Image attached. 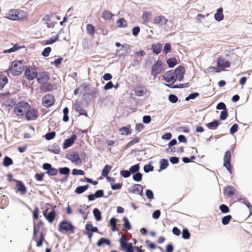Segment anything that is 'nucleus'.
Listing matches in <instances>:
<instances>
[{
    "label": "nucleus",
    "instance_id": "obj_1",
    "mask_svg": "<svg viewBox=\"0 0 252 252\" xmlns=\"http://www.w3.org/2000/svg\"><path fill=\"white\" fill-rule=\"evenodd\" d=\"M27 12L19 9H11L5 16V18L11 20L18 21L23 20L27 17Z\"/></svg>",
    "mask_w": 252,
    "mask_h": 252
},
{
    "label": "nucleus",
    "instance_id": "obj_2",
    "mask_svg": "<svg viewBox=\"0 0 252 252\" xmlns=\"http://www.w3.org/2000/svg\"><path fill=\"white\" fill-rule=\"evenodd\" d=\"M25 65L23 61H15L11 63L9 71L13 75H19L23 71Z\"/></svg>",
    "mask_w": 252,
    "mask_h": 252
},
{
    "label": "nucleus",
    "instance_id": "obj_3",
    "mask_svg": "<svg viewBox=\"0 0 252 252\" xmlns=\"http://www.w3.org/2000/svg\"><path fill=\"white\" fill-rule=\"evenodd\" d=\"M30 109V105L26 102H18L14 107V110L18 116L23 115Z\"/></svg>",
    "mask_w": 252,
    "mask_h": 252
},
{
    "label": "nucleus",
    "instance_id": "obj_4",
    "mask_svg": "<svg viewBox=\"0 0 252 252\" xmlns=\"http://www.w3.org/2000/svg\"><path fill=\"white\" fill-rule=\"evenodd\" d=\"M74 228V226L70 222L66 220H63L60 223L58 230L61 232L70 231L72 233H73Z\"/></svg>",
    "mask_w": 252,
    "mask_h": 252
},
{
    "label": "nucleus",
    "instance_id": "obj_5",
    "mask_svg": "<svg viewBox=\"0 0 252 252\" xmlns=\"http://www.w3.org/2000/svg\"><path fill=\"white\" fill-rule=\"evenodd\" d=\"M231 153L230 151H227L223 157V166L227 169L230 174L232 173L231 165Z\"/></svg>",
    "mask_w": 252,
    "mask_h": 252
},
{
    "label": "nucleus",
    "instance_id": "obj_6",
    "mask_svg": "<svg viewBox=\"0 0 252 252\" xmlns=\"http://www.w3.org/2000/svg\"><path fill=\"white\" fill-rule=\"evenodd\" d=\"M66 158L76 165H80L82 164V160L79 154L76 152H72L70 153Z\"/></svg>",
    "mask_w": 252,
    "mask_h": 252
},
{
    "label": "nucleus",
    "instance_id": "obj_7",
    "mask_svg": "<svg viewBox=\"0 0 252 252\" xmlns=\"http://www.w3.org/2000/svg\"><path fill=\"white\" fill-rule=\"evenodd\" d=\"M163 70L162 63L160 61H158L152 67L151 73L155 77L159 74Z\"/></svg>",
    "mask_w": 252,
    "mask_h": 252
},
{
    "label": "nucleus",
    "instance_id": "obj_8",
    "mask_svg": "<svg viewBox=\"0 0 252 252\" xmlns=\"http://www.w3.org/2000/svg\"><path fill=\"white\" fill-rule=\"evenodd\" d=\"M26 77L29 80H32L37 77V73L35 68L32 67H28L25 70Z\"/></svg>",
    "mask_w": 252,
    "mask_h": 252
},
{
    "label": "nucleus",
    "instance_id": "obj_9",
    "mask_svg": "<svg viewBox=\"0 0 252 252\" xmlns=\"http://www.w3.org/2000/svg\"><path fill=\"white\" fill-rule=\"evenodd\" d=\"M143 187L142 185L135 184L128 189L129 192L143 196Z\"/></svg>",
    "mask_w": 252,
    "mask_h": 252
},
{
    "label": "nucleus",
    "instance_id": "obj_10",
    "mask_svg": "<svg viewBox=\"0 0 252 252\" xmlns=\"http://www.w3.org/2000/svg\"><path fill=\"white\" fill-rule=\"evenodd\" d=\"M55 102L54 96L50 94L44 96L42 100L43 105L46 107H49L52 105Z\"/></svg>",
    "mask_w": 252,
    "mask_h": 252
},
{
    "label": "nucleus",
    "instance_id": "obj_11",
    "mask_svg": "<svg viewBox=\"0 0 252 252\" xmlns=\"http://www.w3.org/2000/svg\"><path fill=\"white\" fill-rule=\"evenodd\" d=\"M164 79L168 83H173L176 81V78L174 72L170 70L166 72L163 75Z\"/></svg>",
    "mask_w": 252,
    "mask_h": 252
},
{
    "label": "nucleus",
    "instance_id": "obj_12",
    "mask_svg": "<svg viewBox=\"0 0 252 252\" xmlns=\"http://www.w3.org/2000/svg\"><path fill=\"white\" fill-rule=\"evenodd\" d=\"M175 74L176 80H178L181 81L183 79L185 69L182 66H178L176 68L174 71H173Z\"/></svg>",
    "mask_w": 252,
    "mask_h": 252
},
{
    "label": "nucleus",
    "instance_id": "obj_13",
    "mask_svg": "<svg viewBox=\"0 0 252 252\" xmlns=\"http://www.w3.org/2000/svg\"><path fill=\"white\" fill-rule=\"evenodd\" d=\"M49 79V74L47 72L39 73L38 76H37V81L38 83L40 84H44L46 83Z\"/></svg>",
    "mask_w": 252,
    "mask_h": 252
},
{
    "label": "nucleus",
    "instance_id": "obj_14",
    "mask_svg": "<svg viewBox=\"0 0 252 252\" xmlns=\"http://www.w3.org/2000/svg\"><path fill=\"white\" fill-rule=\"evenodd\" d=\"M76 138V135L74 134L70 138L65 140L63 143V148L65 149L70 147L74 143Z\"/></svg>",
    "mask_w": 252,
    "mask_h": 252
},
{
    "label": "nucleus",
    "instance_id": "obj_15",
    "mask_svg": "<svg viewBox=\"0 0 252 252\" xmlns=\"http://www.w3.org/2000/svg\"><path fill=\"white\" fill-rule=\"evenodd\" d=\"M37 112L35 109L29 110L26 112V118L28 120H34L36 119Z\"/></svg>",
    "mask_w": 252,
    "mask_h": 252
},
{
    "label": "nucleus",
    "instance_id": "obj_16",
    "mask_svg": "<svg viewBox=\"0 0 252 252\" xmlns=\"http://www.w3.org/2000/svg\"><path fill=\"white\" fill-rule=\"evenodd\" d=\"M217 65L219 67L224 69L229 67L230 63L223 58H219L218 60Z\"/></svg>",
    "mask_w": 252,
    "mask_h": 252
},
{
    "label": "nucleus",
    "instance_id": "obj_17",
    "mask_svg": "<svg viewBox=\"0 0 252 252\" xmlns=\"http://www.w3.org/2000/svg\"><path fill=\"white\" fill-rule=\"evenodd\" d=\"M168 21V20L162 16H158L155 18L154 23L155 24H159L161 26L165 25Z\"/></svg>",
    "mask_w": 252,
    "mask_h": 252
},
{
    "label": "nucleus",
    "instance_id": "obj_18",
    "mask_svg": "<svg viewBox=\"0 0 252 252\" xmlns=\"http://www.w3.org/2000/svg\"><path fill=\"white\" fill-rule=\"evenodd\" d=\"M46 211L44 212V216L50 223L52 222L55 219L56 214L54 210L51 211L48 215L46 214Z\"/></svg>",
    "mask_w": 252,
    "mask_h": 252
},
{
    "label": "nucleus",
    "instance_id": "obj_19",
    "mask_svg": "<svg viewBox=\"0 0 252 252\" xmlns=\"http://www.w3.org/2000/svg\"><path fill=\"white\" fill-rule=\"evenodd\" d=\"M215 19L217 21H220L223 19V14L222 13V8H219L214 16Z\"/></svg>",
    "mask_w": 252,
    "mask_h": 252
},
{
    "label": "nucleus",
    "instance_id": "obj_20",
    "mask_svg": "<svg viewBox=\"0 0 252 252\" xmlns=\"http://www.w3.org/2000/svg\"><path fill=\"white\" fill-rule=\"evenodd\" d=\"M86 31L88 34H90L91 36L94 37L95 32L94 27L90 24H88L86 26Z\"/></svg>",
    "mask_w": 252,
    "mask_h": 252
},
{
    "label": "nucleus",
    "instance_id": "obj_21",
    "mask_svg": "<svg viewBox=\"0 0 252 252\" xmlns=\"http://www.w3.org/2000/svg\"><path fill=\"white\" fill-rule=\"evenodd\" d=\"M16 186L18 190L22 194H24L26 192V188L22 182L17 181Z\"/></svg>",
    "mask_w": 252,
    "mask_h": 252
},
{
    "label": "nucleus",
    "instance_id": "obj_22",
    "mask_svg": "<svg viewBox=\"0 0 252 252\" xmlns=\"http://www.w3.org/2000/svg\"><path fill=\"white\" fill-rule=\"evenodd\" d=\"M152 47L153 52L158 55L161 50L162 45L159 43H156L153 44Z\"/></svg>",
    "mask_w": 252,
    "mask_h": 252
},
{
    "label": "nucleus",
    "instance_id": "obj_23",
    "mask_svg": "<svg viewBox=\"0 0 252 252\" xmlns=\"http://www.w3.org/2000/svg\"><path fill=\"white\" fill-rule=\"evenodd\" d=\"M48 151L55 154H58L60 152V148L58 145L54 144L48 148Z\"/></svg>",
    "mask_w": 252,
    "mask_h": 252
},
{
    "label": "nucleus",
    "instance_id": "obj_24",
    "mask_svg": "<svg viewBox=\"0 0 252 252\" xmlns=\"http://www.w3.org/2000/svg\"><path fill=\"white\" fill-rule=\"evenodd\" d=\"M220 125V122L219 121H214L212 122L208 123L207 124V126L209 129H215Z\"/></svg>",
    "mask_w": 252,
    "mask_h": 252
},
{
    "label": "nucleus",
    "instance_id": "obj_25",
    "mask_svg": "<svg viewBox=\"0 0 252 252\" xmlns=\"http://www.w3.org/2000/svg\"><path fill=\"white\" fill-rule=\"evenodd\" d=\"M235 189L233 187L228 186L226 187L224 190V193L228 196L232 195L234 193Z\"/></svg>",
    "mask_w": 252,
    "mask_h": 252
},
{
    "label": "nucleus",
    "instance_id": "obj_26",
    "mask_svg": "<svg viewBox=\"0 0 252 252\" xmlns=\"http://www.w3.org/2000/svg\"><path fill=\"white\" fill-rule=\"evenodd\" d=\"M167 63L169 67H173L178 63L177 60L175 58H172L168 59Z\"/></svg>",
    "mask_w": 252,
    "mask_h": 252
},
{
    "label": "nucleus",
    "instance_id": "obj_27",
    "mask_svg": "<svg viewBox=\"0 0 252 252\" xmlns=\"http://www.w3.org/2000/svg\"><path fill=\"white\" fill-rule=\"evenodd\" d=\"M116 24L119 28H125L127 26V22L124 18H121L117 20Z\"/></svg>",
    "mask_w": 252,
    "mask_h": 252
},
{
    "label": "nucleus",
    "instance_id": "obj_28",
    "mask_svg": "<svg viewBox=\"0 0 252 252\" xmlns=\"http://www.w3.org/2000/svg\"><path fill=\"white\" fill-rule=\"evenodd\" d=\"M103 244L109 246L110 245V241L106 238H101L97 242V246L100 247Z\"/></svg>",
    "mask_w": 252,
    "mask_h": 252
},
{
    "label": "nucleus",
    "instance_id": "obj_29",
    "mask_svg": "<svg viewBox=\"0 0 252 252\" xmlns=\"http://www.w3.org/2000/svg\"><path fill=\"white\" fill-rule=\"evenodd\" d=\"M85 229L88 231L92 232H97L98 229L96 227L93 226L92 224H87L85 226Z\"/></svg>",
    "mask_w": 252,
    "mask_h": 252
},
{
    "label": "nucleus",
    "instance_id": "obj_30",
    "mask_svg": "<svg viewBox=\"0 0 252 252\" xmlns=\"http://www.w3.org/2000/svg\"><path fill=\"white\" fill-rule=\"evenodd\" d=\"M93 214L96 220L100 221L101 220V212L98 209H94L93 210Z\"/></svg>",
    "mask_w": 252,
    "mask_h": 252
},
{
    "label": "nucleus",
    "instance_id": "obj_31",
    "mask_svg": "<svg viewBox=\"0 0 252 252\" xmlns=\"http://www.w3.org/2000/svg\"><path fill=\"white\" fill-rule=\"evenodd\" d=\"M75 106V110L79 113V115L85 116L87 115L86 111L82 108L79 104H76Z\"/></svg>",
    "mask_w": 252,
    "mask_h": 252
},
{
    "label": "nucleus",
    "instance_id": "obj_32",
    "mask_svg": "<svg viewBox=\"0 0 252 252\" xmlns=\"http://www.w3.org/2000/svg\"><path fill=\"white\" fill-rule=\"evenodd\" d=\"M160 169L161 170H164L166 169L168 165V160L165 159H161L159 162Z\"/></svg>",
    "mask_w": 252,
    "mask_h": 252
},
{
    "label": "nucleus",
    "instance_id": "obj_33",
    "mask_svg": "<svg viewBox=\"0 0 252 252\" xmlns=\"http://www.w3.org/2000/svg\"><path fill=\"white\" fill-rule=\"evenodd\" d=\"M88 188V185L80 186L77 187L75 189V192L78 194H81L86 191Z\"/></svg>",
    "mask_w": 252,
    "mask_h": 252
},
{
    "label": "nucleus",
    "instance_id": "obj_34",
    "mask_svg": "<svg viewBox=\"0 0 252 252\" xmlns=\"http://www.w3.org/2000/svg\"><path fill=\"white\" fill-rule=\"evenodd\" d=\"M7 82V78L3 75L0 76V90L3 89L4 85Z\"/></svg>",
    "mask_w": 252,
    "mask_h": 252
},
{
    "label": "nucleus",
    "instance_id": "obj_35",
    "mask_svg": "<svg viewBox=\"0 0 252 252\" xmlns=\"http://www.w3.org/2000/svg\"><path fill=\"white\" fill-rule=\"evenodd\" d=\"M113 16V14L109 11H105L102 13V17L106 20H110Z\"/></svg>",
    "mask_w": 252,
    "mask_h": 252
},
{
    "label": "nucleus",
    "instance_id": "obj_36",
    "mask_svg": "<svg viewBox=\"0 0 252 252\" xmlns=\"http://www.w3.org/2000/svg\"><path fill=\"white\" fill-rule=\"evenodd\" d=\"M3 164L4 166H9L13 164V161L8 157H5L3 159Z\"/></svg>",
    "mask_w": 252,
    "mask_h": 252
},
{
    "label": "nucleus",
    "instance_id": "obj_37",
    "mask_svg": "<svg viewBox=\"0 0 252 252\" xmlns=\"http://www.w3.org/2000/svg\"><path fill=\"white\" fill-rule=\"evenodd\" d=\"M111 168L112 167L111 166L108 165H106L102 170L101 173L102 176L104 177H107L108 173L109 172Z\"/></svg>",
    "mask_w": 252,
    "mask_h": 252
},
{
    "label": "nucleus",
    "instance_id": "obj_38",
    "mask_svg": "<svg viewBox=\"0 0 252 252\" xmlns=\"http://www.w3.org/2000/svg\"><path fill=\"white\" fill-rule=\"evenodd\" d=\"M151 16V14L150 12H147V11L145 12L143 14V15H142V19L143 20V22L144 23L148 22L150 20V18Z\"/></svg>",
    "mask_w": 252,
    "mask_h": 252
},
{
    "label": "nucleus",
    "instance_id": "obj_39",
    "mask_svg": "<svg viewBox=\"0 0 252 252\" xmlns=\"http://www.w3.org/2000/svg\"><path fill=\"white\" fill-rule=\"evenodd\" d=\"M116 222H117V220L114 218H111L110 220V224L111 226V228L112 231H115L117 230V229L116 228Z\"/></svg>",
    "mask_w": 252,
    "mask_h": 252
},
{
    "label": "nucleus",
    "instance_id": "obj_40",
    "mask_svg": "<svg viewBox=\"0 0 252 252\" xmlns=\"http://www.w3.org/2000/svg\"><path fill=\"white\" fill-rule=\"evenodd\" d=\"M20 48V47L18 45H15L13 46L12 48H11L9 49L4 50L3 53H8L14 52L17 51Z\"/></svg>",
    "mask_w": 252,
    "mask_h": 252
},
{
    "label": "nucleus",
    "instance_id": "obj_41",
    "mask_svg": "<svg viewBox=\"0 0 252 252\" xmlns=\"http://www.w3.org/2000/svg\"><path fill=\"white\" fill-rule=\"evenodd\" d=\"M139 141V138L138 137H135L126 145V148L130 147L132 145L138 143Z\"/></svg>",
    "mask_w": 252,
    "mask_h": 252
},
{
    "label": "nucleus",
    "instance_id": "obj_42",
    "mask_svg": "<svg viewBox=\"0 0 252 252\" xmlns=\"http://www.w3.org/2000/svg\"><path fill=\"white\" fill-rule=\"evenodd\" d=\"M59 38V35L57 34L56 36H52L51 38L47 39L45 41V44H51L56 41Z\"/></svg>",
    "mask_w": 252,
    "mask_h": 252
},
{
    "label": "nucleus",
    "instance_id": "obj_43",
    "mask_svg": "<svg viewBox=\"0 0 252 252\" xmlns=\"http://www.w3.org/2000/svg\"><path fill=\"white\" fill-rule=\"evenodd\" d=\"M123 221L124 222V225L126 229V230H129L131 229V227L130 225V224L128 221V220L127 218L124 217L123 219Z\"/></svg>",
    "mask_w": 252,
    "mask_h": 252
},
{
    "label": "nucleus",
    "instance_id": "obj_44",
    "mask_svg": "<svg viewBox=\"0 0 252 252\" xmlns=\"http://www.w3.org/2000/svg\"><path fill=\"white\" fill-rule=\"evenodd\" d=\"M59 171L61 174L67 175L69 173L70 169L68 167L60 168Z\"/></svg>",
    "mask_w": 252,
    "mask_h": 252
},
{
    "label": "nucleus",
    "instance_id": "obj_45",
    "mask_svg": "<svg viewBox=\"0 0 252 252\" xmlns=\"http://www.w3.org/2000/svg\"><path fill=\"white\" fill-rule=\"evenodd\" d=\"M120 131L122 135H128L130 134L129 132V128L127 126L122 127L120 129Z\"/></svg>",
    "mask_w": 252,
    "mask_h": 252
},
{
    "label": "nucleus",
    "instance_id": "obj_46",
    "mask_svg": "<svg viewBox=\"0 0 252 252\" xmlns=\"http://www.w3.org/2000/svg\"><path fill=\"white\" fill-rule=\"evenodd\" d=\"M190 235L187 229H184L182 232V237L184 239H188L190 238Z\"/></svg>",
    "mask_w": 252,
    "mask_h": 252
},
{
    "label": "nucleus",
    "instance_id": "obj_47",
    "mask_svg": "<svg viewBox=\"0 0 252 252\" xmlns=\"http://www.w3.org/2000/svg\"><path fill=\"white\" fill-rule=\"evenodd\" d=\"M168 99L170 102L173 103L177 102L178 100L177 96L173 94L169 95Z\"/></svg>",
    "mask_w": 252,
    "mask_h": 252
},
{
    "label": "nucleus",
    "instance_id": "obj_48",
    "mask_svg": "<svg viewBox=\"0 0 252 252\" xmlns=\"http://www.w3.org/2000/svg\"><path fill=\"white\" fill-rule=\"evenodd\" d=\"M231 219V216L230 215H228V216H226L224 217L222 219V224L224 225L227 224L229 223Z\"/></svg>",
    "mask_w": 252,
    "mask_h": 252
},
{
    "label": "nucleus",
    "instance_id": "obj_49",
    "mask_svg": "<svg viewBox=\"0 0 252 252\" xmlns=\"http://www.w3.org/2000/svg\"><path fill=\"white\" fill-rule=\"evenodd\" d=\"M72 173L73 175H84L85 174V172L83 170L77 169H74Z\"/></svg>",
    "mask_w": 252,
    "mask_h": 252
},
{
    "label": "nucleus",
    "instance_id": "obj_50",
    "mask_svg": "<svg viewBox=\"0 0 252 252\" xmlns=\"http://www.w3.org/2000/svg\"><path fill=\"white\" fill-rule=\"evenodd\" d=\"M139 166L138 164H137L133 166H132L129 169L130 172L132 173H134L138 172L139 171Z\"/></svg>",
    "mask_w": 252,
    "mask_h": 252
},
{
    "label": "nucleus",
    "instance_id": "obj_51",
    "mask_svg": "<svg viewBox=\"0 0 252 252\" xmlns=\"http://www.w3.org/2000/svg\"><path fill=\"white\" fill-rule=\"evenodd\" d=\"M146 195L148 199L152 200L154 198V194L153 191L150 189H147L146 191Z\"/></svg>",
    "mask_w": 252,
    "mask_h": 252
},
{
    "label": "nucleus",
    "instance_id": "obj_52",
    "mask_svg": "<svg viewBox=\"0 0 252 252\" xmlns=\"http://www.w3.org/2000/svg\"><path fill=\"white\" fill-rule=\"evenodd\" d=\"M51 51V48L50 47L45 48L42 53V55L44 57H48Z\"/></svg>",
    "mask_w": 252,
    "mask_h": 252
},
{
    "label": "nucleus",
    "instance_id": "obj_53",
    "mask_svg": "<svg viewBox=\"0 0 252 252\" xmlns=\"http://www.w3.org/2000/svg\"><path fill=\"white\" fill-rule=\"evenodd\" d=\"M142 175L140 173H137L133 176V179L137 182H139L142 179Z\"/></svg>",
    "mask_w": 252,
    "mask_h": 252
},
{
    "label": "nucleus",
    "instance_id": "obj_54",
    "mask_svg": "<svg viewBox=\"0 0 252 252\" xmlns=\"http://www.w3.org/2000/svg\"><path fill=\"white\" fill-rule=\"evenodd\" d=\"M55 135H56V133L54 131H52L51 132H49V133H47L46 135H45V138L47 140H50L51 139H52L53 138H54L55 136Z\"/></svg>",
    "mask_w": 252,
    "mask_h": 252
},
{
    "label": "nucleus",
    "instance_id": "obj_55",
    "mask_svg": "<svg viewBox=\"0 0 252 252\" xmlns=\"http://www.w3.org/2000/svg\"><path fill=\"white\" fill-rule=\"evenodd\" d=\"M199 95L198 93H194L190 94L188 97L186 98V100L188 101L189 99H192L195 98Z\"/></svg>",
    "mask_w": 252,
    "mask_h": 252
},
{
    "label": "nucleus",
    "instance_id": "obj_56",
    "mask_svg": "<svg viewBox=\"0 0 252 252\" xmlns=\"http://www.w3.org/2000/svg\"><path fill=\"white\" fill-rule=\"evenodd\" d=\"M228 116V113L226 109L222 110L220 113V119L221 120H224L226 119Z\"/></svg>",
    "mask_w": 252,
    "mask_h": 252
},
{
    "label": "nucleus",
    "instance_id": "obj_57",
    "mask_svg": "<svg viewBox=\"0 0 252 252\" xmlns=\"http://www.w3.org/2000/svg\"><path fill=\"white\" fill-rule=\"evenodd\" d=\"M154 170V167L150 164H147L144 166V170L146 173L149 171H152Z\"/></svg>",
    "mask_w": 252,
    "mask_h": 252
},
{
    "label": "nucleus",
    "instance_id": "obj_58",
    "mask_svg": "<svg viewBox=\"0 0 252 252\" xmlns=\"http://www.w3.org/2000/svg\"><path fill=\"white\" fill-rule=\"evenodd\" d=\"M47 173L51 176H54L57 174L58 170L55 168L52 167L49 171H47Z\"/></svg>",
    "mask_w": 252,
    "mask_h": 252
},
{
    "label": "nucleus",
    "instance_id": "obj_59",
    "mask_svg": "<svg viewBox=\"0 0 252 252\" xmlns=\"http://www.w3.org/2000/svg\"><path fill=\"white\" fill-rule=\"evenodd\" d=\"M63 59V58H59L56 60L55 61L51 62V64H54L57 67H59V66L61 64V62Z\"/></svg>",
    "mask_w": 252,
    "mask_h": 252
},
{
    "label": "nucleus",
    "instance_id": "obj_60",
    "mask_svg": "<svg viewBox=\"0 0 252 252\" xmlns=\"http://www.w3.org/2000/svg\"><path fill=\"white\" fill-rule=\"evenodd\" d=\"M120 174L123 177L125 178H127L130 176V171L128 170H122L120 172Z\"/></svg>",
    "mask_w": 252,
    "mask_h": 252
},
{
    "label": "nucleus",
    "instance_id": "obj_61",
    "mask_svg": "<svg viewBox=\"0 0 252 252\" xmlns=\"http://www.w3.org/2000/svg\"><path fill=\"white\" fill-rule=\"evenodd\" d=\"M170 50H171V45L170 43H167L165 45V46L163 48V52L165 54H167L170 51Z\"/></svg>",
    "mask_w": 252,
    "mask_h": 252
},
{
    "label": "nucleus",
    "instance_id": "obj_62",
    "mask_svg": "<svg viewBox=\"0 0 252 252\" xmlns=\"http://www.w3.org/2000/svg\"><path fill=\"white\" fill-rule=\"evenodd\" d=\"M220 209L222 213H226L228 212L229 211L228 207L226 205L224 204L221 205L220 206Z\"/></svg>",
    "mask_w": 252,
    "mask_h": 252
},
{
    "label": "nucleus",
    "instance_id": "obj_63",
    "mask_svg": "<svg viewBox=\"0 0 252 252\" xmlns=\"http://www.w3.org/2000/svg\"><path fill=\"white\" fill-rule=\"evenodd\" d=\"M160 215V212L159 210H156L152 215V217L154 219H158Z\"/></svg>",
    "mask_w": 252,
    "mask_h": 252
},
{
    "label": "nucleus",
    "instance_id": "obj_64",
    "mask_svg": "<svg viewBox=\"0 0 252 252\" xmlns=\"http://www.w3.org/2000/svg\"><path fill=\"white\" fill-rule=\"evenodd\" d=\"M238 130V125L237 124L233 125L230 129L231 134H234L237 132Z\"/></svg>",
    "mask_w": 252,
    "mask_h": 252
}]
</instances>
